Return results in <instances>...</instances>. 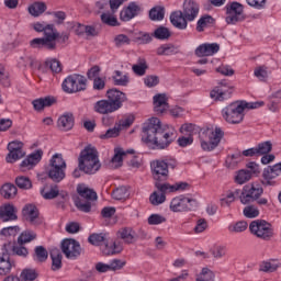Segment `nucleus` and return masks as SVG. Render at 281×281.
I'll use <instances>...</instances> for the list:
<instances>
[{
  "label": "nucleus",
  "mask_w": 281,
  "mask_h": 281,
  "mask_svg": "<svg viewBox=\"0 0 281 281\" xmlns=\"http://www.w3.org/2000/svg\"><path fill=\"white\" fill-rule=\"evenodd\" d=\"M142 139L147 146L164 150L170 146L171 142H175V133L168 132L166 126L161 125V120L151 117L143 124Z\"/></svg>",
  "instance_id": "1"
},
{
  "label": "nucleus",
  "mask_w": 281,
  "mask_h": 281,
  "mask_svg": "<svg viewBox=\"0 0 281 281\" xmlns=\"http://www.w3.org/2000/svg\"><path fill=\"white\" fill-rule=\"evenodd\" d=\"M79 170L86 175H95L102 168L100 162V157L98 156V149L95 147L88 145L81 150L79 158Z\"/></svg>",
  "instance_id": "2"
},
{
  "label": "nucleus",
  "mask_w": 281,
  "mask_h": 281,
  "mask_svg": "<svg viewBox=\"0 0 281 281\" xmlns=\"http://www.w3.org/2000/svg\"><path fill=\"white\" fill-rule=\"evenodd\" d=\"M265 193V189L258 183H251L244 186L241 194L239 195L240 203L243 205H249L257 201L258 205H267L269 200L267 198H260Z\"/></svg>",
  "instance_id": "3"
},
{
  "label": "nucleus",
  "mask_w": 281,
  "mask_h": 281,
  "mask_svg": "<svg viewBox=\"0 0 281 281\" xmlns=\"http://www.w3.org/2000/svg\"><path fill=\"white\" fill-rule=\"evenodd\" d=\"M225 136V133L221 127H215V130L207 128L200 135L201 148L202 150L212 151L218 147L221 139Z\"/></svg>",
  "instance_id": "4"
},
{
  "label": "nucleus",
  "mask_w": 281,
  "mask_h": 281,
  "mask_svg": "<svg viewBox=\"0 0 281 281\" xmlns=\"http://www.w3.org/2000/svg\"><path fill=\"white\" fill-rule=\"evenodd\" d=\"M65 170H67V162L63 158V154H55L48 165V179H52L54 183H60L65 179Z\"/></svg>",
  "instance_id": "5"
},
{
  "label": "nucleus",
  "mask_w": 281,
  "mask_h": 281,
  "mask_svg": "<svg viewBox=\"0 0 281 281\" xmlns=\"http://www.w3.org/2000/svg\"><path fill=\"white\" fill-rule=\"evenodd\" d=\"M222 117L228 124H240L245 120V108L243 101H236L222 110Z\"/></svg>",
  "instance_id": "6"
},
{
  "label": "nucleus",
  "mask_w": 281,
  "mask_h": 281,
  "mask_svg": "<svg viewBox=\"0 0 281 281\" xmlns=\"http://www.w3.org/2000/svg\"><path fill=\"white\" fill-rule=\"evenodd\" d=\"M61 87L65 93L87 91V77L78 74L70 75L64 80Z\"/></svg>",
  "instance_id": "7"
},
{
  "label": "nucleus",
  "mask_w": 281,
  "mask_h": 281,
  "mask_svg": "<svg viewBox=\"0 0 281 281\" xmlns=\"http://www.w3.org/2000/svg\"><path fill=\"white\" fill-rule=\"evenodd\" d=\"M151 175L154 177L155 186L158 192H161L168 181L169 171L167 169L166 162L164 160H156L151 162Z\"/></svg>",
  "instance_id": "8"
},
{
  "label": "nucleus",
  "mask_w": 281,
  "mask_h": 281,
  "mask_svg": "<svg viewBox=\"0 0 281 281\" xmlns=\"http://www.w3.org/2000/svg\"><path fill=\"white\" fill-rule=\"evenodd\" d=\"M250 233L261 240H271L273 238V227L265 220L252 221L249 225Z\"/></svg>",
  "instance_id": "9"
},
{
  "label": "nucleus",
  "mask_w": 281,
  "mask_h": 281,
  "mask_svg": "<svg viewBox=\"0 0 281 281\" xmlns=\"http://www.w3.org/2000/svg\"><path fill=\"white\" fill-rule=\"evenodd\" d=\"M169 207L171 212H194L199 207V202L196 199L180 195L171 200Z\"/></svg>",
  "instance_id": "10"
},
{
  "label": "nucleus",
  "mask_w": 281,
  "mask_h": 281,
  "mask_svg": "<svg viewBox=\"0 0 281 281\" xmlns=\"http://www.w3.org/2000/svg\"><path fill=\"white\" fill-rule=\"evenodd\" d=\"M60 36V33H48L46 31V35L44 37H36L30 42V47L33 49H48L49 52H54L56 49V40Z\"/></svg>",
  "instance_id": "11"
},
{
  "label": "nucleus",
  "mask_w": 281,
  "mask_h": 281,
  "mask_svg": "<svg viewBox=\"0 0 281 281\" xmlns=\"http://www.w3.org/2000/svg\"><path fill=\"white\" fill-rule=\"evenodd\" d=\"M227 25H236L240 21H245L244 7L240 2H232L226 5V19Z\"/></svg>",
  "instance_id": "12"
},
{
  "label": "nucleus",
  "mask_w": 281,
  "mask_h": 281,
  "mask_svg": "<svg viewBox=\"0 0 281 281\" xmlns=\"http://www.w3.org/2000/svg\"><path fill=\"white\" fill-rule=\"evenodd\" d=\"M232 93H234L233 86L225 81H221L218 86L210 92V98L214 100V102H225V100H229L232 98Z\"/></svg>",
  "instance_id": "13"
},
{
  "label": "nucleus",
  "mask_w": 281,
  "mask_h": 281,
  "mask_svg": "<svg viewBox=\"0 0 281 281\" xmlns=\"http://www.w3.org/2000/svg\"><path fill=\"white\" fill-rule=\"evenodd\" d=\"M60 249L68 260H76L82 254V247L76 239H64Z\"/></svg>",
  "instance_id": "14"
},
{
  "label": "nucleus",
  "mask_w": 281,
  "mask_h": 281,
  "mask_svg": "<svg viewBox=\"0 0 281 281\" xmlns=\"http://www.w3.org/2000/svg\"><path fill=\"white\" fill-rule=\"evenodd\" d=\"M106 98L110 101V103H112V105L114 106V109L116 111H120V109H122L124 102H126L128 100V98H126V93L113 88L106 91Z\"/></svg>",
  "instance_id": "15"
},
{
  "label": "nucleus",
  "mask_w": 281,
  "mask_h": 281,
  "mask_svg": "<svg viewBox=\"0 0 281 281\" xmlns=\"http://www.w3.org/2000/svg\"><path fill=\"white\" fill-rule=\"evenodd\" d=\"M22 216L31 225H41V217H38V207L34 204H26L22 209Z\"/></svg>",
  "instance_id": "16"
},
{
  "label": "nucleus",
  "mask_w": 281,
  "mask_h": 281,
  "mask_svg": "<svg viewBox=\"0 0 281 281\" xmlns=\"http://www.w3.org/2000/svg\"><path fill=\"white\" fill-rule=\"evenodd\" d=\"M4 251L8 252L9 256H20L21 258H27L30 251L23 245H16L14 241H7L2 246Z\"/></svg>",
  "instance_id": "17"
},
{
  "label": "nucleus",
  "mask_w": 281,
  "mask_h": 281,
  "mask_svg": "<svg viewBox=\"0 0 281 281\" xmlns=\"http://www.w3.org/2000/svg\"><path fill=\"white\" fill-rule=\"evenodd\" d=\"M199 3L194 0H184L182 14L187 21H194L199 16Z\"/></svg>",
  "instance_id": "18"
},
{
  "label": "nucleus",
  "mask_w": 281,
  "mask_h": 281,
  "mask_svg": "<svg viewBox=\"0 0 281 281\" xmlns=\"http://www.w3.org/2000/svg\"><path fill=\"white\" fill-rule=\"evenodd\" d=\"M140 12L142 7H139L137 2H130L128 5L121 11L120 19L121 21L128 22L135 19V16H137V14H139Z\"/></svg>",
  "instance_id": "19"
},
{
  "label": "nucleus",
  "mask_w": 281,
  "mask_h": 281,
  "mask_svg": "<svg viewBox=\"0 0 281 281\" xmlns=\"http://www.w3.org/2000/svg\"><path fill=\"white\" fill-rule=\"evenodd\" d=\"M221 46L217 43L202 44L195 49V56L203 58V56H214L218 54Z\"/></svg>",
  "instance_id": "20"
},
{
  "label": "nucleus",
  "mask_w": 281,
  "mask_h": 281,
  "mask_svg": "<svg viewBox=\"0 0 281 281\" xmlns=\"http://www.w3.org/2000/svg\"><path fill=\"white\" fill-rule=\"evenodd\" d=\"M93 109L95 113H100V115H109L110 113H115V111H117L109 99L97 101Z\"/></svg>",
  "instance_id": "21"
},
{
  "label": "nucleus",
  "mask_w": 281,
  "mask_h": 281,
  "mask_svg": "<svg viewBox=\"0 0 281 281\" xmlns=\"http://www.w3.org/2000/svg\"><path fill=\"white\" fill-rule=\"evenodd\" d=\"M170 109V104H168V97L166 94H156L154 95V111L158 115L166 113Z\"/></svg>",
  "instance_id": "22"
},
{
  "label": "nucleus",
  "mask_w": 281,
  "mask_h": 281,
  "mask_svg": "<svg viewBox=\"0 0 281 281\" xmlns=\"http://www.w3.org/2000/svg\"><path fill=\"white\" fill-rule=\"evenodd\" d=\"M16 209L13 204H5L4 206H0V221L2 223H8L9 221H16L19 216H16Z\"/></svg>",
  "instance_id": "23"
},
{
  "label": "nucleus",
  "mask_w": 281,
  "mask_h": 281,
  "mask_svg": "<svg viewBox=\"0 0 281 281\" xmlns=\"http://www.w3.org/2000/svg\"><path fill=\"white\" fill-rule=\"evenodd\" d=\"M43 159V150L37 149L31 155L27 156L22 162L21 168H26L27 170H32L36 164H38Z\"/></svg>",
  "instance_id": "24"
},
{
  "label": "nucleus",
  "mask_w": 281,
  "mask_h": 281,
  "mask_svg": "<svg viewBox=\"0 0 281 281\" xmlns=\"http://www.w3.org/2000/svg\"><path fill=\"white\" fill-rule=\"evenodd\" d=\"M117 237L125 243V245H133L137 243V233L131 227L121 228L117 232Z\"/></svg>",
  "instance_id": "25"
},
{
  "label": "nucleus",
  "mask_w": 281,
  "mask_h": 281,
  "mask_svg": "<svg viewBox=\"0 0 281 281\" xmlns=\"http://www.w3.org/2000/svg\"><path fill=\"white\" fill-rule=\"evenodd\" d=\"M74 113L66 112L61 116H59L57 121V126L60 131H71L74 128Z\"/></svg>",
  "instance_id": "26"
},
{
  "label": "nucleus",
  "mask_w": 281,
  "mask_h": 281,
  "mask_svg": "<svg viewBox=\"0 0 281 281\" xmlns=\"http://www.w3.org/2000/svg\"><path fill=\"white\" fill-rule=\"evenodd\" d=\"M170 22L173 27L177 30H187L188 29V20L183 16L182 11H175L170 15Z\"/></svg>",
  "instance_id": "27"
},
{
  "label": "nucleus",
  "mask_w": 281,
  "mask_h": 281,
  "mask_svg": "<svg viewBox=\"0 0 281 281\" xmlns=\"http://www.w3.org/2000/svg\"><path fill=\"white\" fill-rule=\"evenodd\" d=\"M122 244L117 241L109 243V239L101 247V251L104 256H115V254L122 252Z\"/></svg>",
  "instance_id": "28"
},
{
  "label": "nucleus",
  "mask_w": 281,
  "mask_h": 281,
  "mask_svg": "<svg viewBox=\"0 0 281 281\" xmlns=\"http://www.w3.org/2000/svg\"><path fill=\"white\" fill-rule=\"evenodd\" d=\"M12 271V262H10V255L2 246V256L0 257V276H8Z\"/></svg>",
  "instance_id": "29"
},
{
  "label": "nucleus",
  "mask_w": 281,
  "mask_h": 281,
  "mask_svg": "<svg viewBox=\"0 0 281 281\" xmlns=\"http://www.w3.org/2000/svg\"><path fill=\"white\" fill-rule=\"evenodd\" d=\"M77 192L79 196L86 199L87 201H98V193L85 184H79L77 187Z\"/></svg>",
  "instance_id": "30"
},
{
  "label": "nucleus",
  "mask_w": 281,
  "mask_h": 281,
  "mask_svg": "<svg viewBox=\"0 0 281 281\" xmlns=\"http://www.w3.org/2000/svg\"><path fill=\"white\" fill-rule=\"evenodd\" d=\"M50 259H52V270L60 271V269H63V255L60 254V249L53 248L50 250Z\"/></svg>",
  "instance_id": "31"
},
{
  "label": "nucleus",
  "mask_w": 281,
  "mask_h": 281,
  "mask_svg": "<svg viewBox=\"0 0 281 281\" xmlns=\"http://www.w3.org/2000/svg\"><path fill=\"white\" fill-rule=\"evenodd\" d=\"M216 20L210 14L202 15L196 23V32H205L206 27H213Z\"/></svg>",
  "instance_id": "32"
},
{
  "label": "nucleus",
  "mask_w": 281,
  "mask_h": 281,
  "mask_svg": "<svg viewBox=\"0 0 281 281\" xmlns=\"http://www.w3.org/2000/svg\"><path fill=\"white\" fill-rule=\"evenodd\" d=\"M35 111H43L45 106H52L53 104H56V98L54 97H45L36 99L32 102Z\"/></svg>",
  "instance_id": "33"
},
{
  "label": "nucleus",
  "mask_w": 281,
  "mask_h": 281,
  "mask_svg": "<svg viewBox=\"0 0 281 281\" xmlns=\"http://www.w3.org/2000/svg\"><path fill=\"white\" fill-rule=\"evenodd\" d=\"M124 149L117 147L114 149V156L112 157L109 168L116 169V168H122V164L124 161Z\"/></svg>",
  "instance_id": "34"
},
{
  "label": "nucleus",
  "mask_w": 281,
  "mask_h": 281,
  "mask_svg": "<svg viewBox=\"0 0 281 281\" xmlns=\"http://www.w3.org/2000/svg\"><path fill=\"white\" fill-rule=\"evenodd\" d=\"M157 56H172L179 54V47L173 44H162L156 49Z\"/></svg>",
  "instance_id": "35"
},
{
  "label": "nucleus",
  "mask_w": 281,
  "mask_h": 281,
  "mask_svg": "<svg viewBox=\"0 0 281 281\" xmlns=\"http://www.w3.org/2000/svg\"><path fill=\"white\" fill-rule=\"evenodd\" d=\"M151 36H154V38H156L157 41H168V38L172 36V33L170 32V29L166 26H158L151 33Z\"/></svg>",
  "instance_id": "36"
},
{
  "label": "nucleus",
  "mask_w": 281,
  "mask_h": 281,
  "mask_svg": "<svg viewBox=\"0 0 281 281\" xmlns=\"http://www.w3.org/2000/svg\"><path fill=\"white\" fill-rule=\"evenodd\" d=\"M16 192H19V190L16 189V186L12 183L3 184L0 190V194L3 199H14V196H16Z\"/></svg>",
  "instance_id": "37"
},
{
  "label": "nucleus",
  "mask_w": 281,
  "mask_h": 281,
  "mask_svg": "<svg viewBox=\"0 0 281 281\" xmlns=\"http://www.w3.org/2000/svg\"><path fill=\"white\" fill-rule=\"evenodd\" d=\"M262 177H263V180L261 181L262 186H276V181H273V179L278 177V173L273 171L272 168L267 167L263 170Z\"/></svg>",
  "instance_id": "38"
},
{
  "label": "nucleus",
  "mask_w": 281,
  "mask_h": 281,
  "mask_svg": "<svg viewBox=\"0 0 281 281\" xmlns=\"http://www.w3.org/2000/svg\"><path fill=\"white\" fill-rule=\"evenodd\" d=\"M47 10V4L45 2H34L29 7V14L31 16H41Z\"/></svg>",
  "instance_id": "39"
},
{
  "label": "nucleus",
  "mask_w": 281,
  "mask_h": 281,
  "mask_svg": "<svg viewBox=\"0 0 281 281\" xmlns=\"http://www.w3.org/2000/svg\"><path fill=\"white\" fill-rule=\"evenodd\" d=\"M47 258H49V252L43 246H37L34 249L33 259L35 262H46Z\"/></svg>",
  "instance_id": "40"
},
{
  "label": "nucleus",
  "mask_w": 281,
  "mask_h": 281,
  "mask_svg": "<svg viewBox=\"0 0 281 281\" xmlns=\"http://www.w3.org/2000/svg\"><path fill=\"white\" fill-rule=\"evenodd\" d=\"M190 188V184L188 182H178L176 184L167 183L164 187H160V192H177L179 190H188Z\"/></svg>",
  "instance_id": "41"
},
{
  "label": "nucleus",
  "mask_w": 281,
  "mask_h": 281,
  "mask_svg": "<svg viewBox=\"0 0 281 281\" xmlns=\"http://www.w3.org/2000/svg\"><path fill=\"white\" fill-rule=\"evenodd\" d=\"M15 186L20 190H32V180L27 176H18L15 178Z\"/></svg>",
  "instance_id": "42"
},
{
  "label": "nucleus",
  "mask_w": 281,
  "mask_h": 281,
  "mask_svg": "<svg viewBox=\"0 0 281 281\" xmlns=\"http://www.w3.org/2000/svg\"><path fill=\"white\" fill-rule=\"evenodd\" d=\"M216 276L210 268H202L201 272L195 276V281H214Z\"/></svg>",
  "instance_id": "43"
},
{
  "label": "nucleus",
  "mask_w": 281,
  "mask_h": 281,
  "mask_svg": "<svg viewBox=\"0 0 281 281\" xmlns=\"http://www.w3.org/2000/svg\"><path fill=\"white\" fill-rule=\"evenodd\" d=\"M112 80L116 87H126L128 85V75H123L122 71L115 70Z\"/></svg>",
  "instance_id": "44"
},
{
  "label": "nucleus",
  "mask_w": 281,
  "mask_h": 281,
  "mask_svg": "<svg viewBox=\"0 0 281 281\" xmlns=\"http://www.w3.org/2000/svg\"><path fill=\"white\" fill-rule=\"evenodd\" d=\"M38 278V271L36 269L32 268H25L22 270L20 274V280L21 281H34Z\"/></svg>",
  "instance_id": "45"
},
{
  "label": "nucleus",
  "mask_w": 281,
  "mask_h": 281,
  "mask_svg": "<svg viewBox=\"0 0 281 281\" xmlns=\"http://www.w3.org/2000/svg\"><path fill=\"white\" fill-rule=\"evenodd\" d=\"M32 240H36V233L33 231H24L18 237V245H25L32 243Z\"/></svg>",
  "instance_id": "46"
},
{
  "label": "nucleus",
  "mask_w": 281,
  "mask_h": 281,
  "mask_svg": "<svg viewBox=\"0 0 281 281\" xmlns=\"http://www.w3.org/2000/svg\"><path fill=\"white\" fill-rule=\"evenodd\" d=\"M112 196L115 201H126L131 196V193L126 187H119L112 192Z\"/></svg>",
  "instance_id": "47"
},
{
  "label": "nucleus",
  "mask_w": 281,
  "mask_h": 281,
  "mask_svg": "<svg viewBox=\"0 0 281 281\" xmlns=\"http://www.w3.org/2000/svg\"><path fill=\"white\" fill-rule=\"evenodd\" d=\"M251 180V171L247 169H241L237 171V175L235 176V182L238 183V186H243L244 183H247V181Z\"/></svg>",
  "instance_id": "48"
},
{
  "label": "nucleus",
  "mask_w": 281,
  "mask_h": 281,
  "mask_svg": "<svg viewBox=\"0 0 281 281\" xmlns=\"http://www.w3.org/2000/svg\"><path fill=\"white\" fill-rule=\"evenodd\" d=\"M106 240V235L102 233H93L88 237V243H90V245H94V247H100V245H102V243L105 244Z\"/></svg>",
  "instance_id": "49"
},
{
  "label": "nucleus",
  "mask_w": 281,
  "mask_h": 281,
  "mask_svg": "<svg viewBox=\"0 0 281 281\" xmlns=\"http://www.w3.org/2000/svg\"><path fill=\"white\" fill-rule=\"evenodd\" d=\"M23 157H25V151H23V149H14L9 150L5 160L8 164H14V161H19V159H23Z\"/></svg>",
  "instance_id": "50"
},
{
  "label": "nucleus",
  "mask_w": 281,
  "mask_h": 281,
  "mask_svg": "<svg viewBox=\"0 0 281 281\" xmlns=\"http://www.w3.org/2000/svg\"><path fill=\"white\" fill-rule=\"evenodd\" d=\"M166 14V10L164 7H154L149 11V19L151 21H164V16Z\"/></svg>",
  "instance_id": "51"
},
{
  "label": "nucleus",
  "mask_w": 281,
  "mask_h": 281,
  "mask_svg": "<svg viewBox=\"0 0 281 281\" xmlns=\"http://www.w3.org/2000/svg\"><path fill=\"white\" fill-rule=\"evenodd\" d=\"M35 32H43L44 36H46V32L48 34H58V31L54 27V24L43 25L41 22H37L33 25Z\"/></svg>",
  "instance_id": "52"
},
{
  "label": "nucleus",
  "mask_w": 281,
  "mask_h": 281,
  "mask_svg": "<svg viewBox=\"0 0 281 281\" xmlns=\"http://www.w3.org/2000/svg\"><path fill=\"white\" fill-rule=\"evenodd\" d=\"M45 65L49 67L52 74H60V71H63V64L56 58L47 59Z\"/></svg>",
  "instance_id": "53"
},
{
  "label": "nucleus",
  "mask_w": 281,
  "mask_h": 281,
  "mask_svg": "<svg viewBox=\"0 0 281 281\" xmlns=\"http://www.w3.org/2000/svg\"><path fill=\"white\" fill-rule=\"evenodd\" d=\"M271 150H273V145L269 140L260 143L257 146V154L259 157H262V155H269Z\"/></svg>",
  "instance_id": "54"
},
{
  "label": "nucleus",
  "mask_w": 281,
  "mask_h": 281,
  "mask_svg": "<svg viewBox=\"0 0 281 281\" xmlns=\"http://www.w3.org/2000/svg\"><path fill=\"white\" fill-rule=\"evenodd\" d=\"M243 212L246 218H257V216H260V210L256 205H247Z\"/></svg>",
  "instance_id": "55"
},
{
  "label": "nucleus",
  "mask_w": 281,
  "mask_h": 281,
  "mask_svg": "<svg viewBox=\"0 0 281 281\" xmlns=\"http://www.w3.org/2000/svg\"><path fill=\"white\" fill-rule=\"evenodd\" d=\"M149 201L151 205H161V203L166 202V192H161V194H159L157 191H155L150 194Z\"/></svg>",
  "instance_id": "56"
},
{
  "label": "nucleus",
  "mask_w": 281,
  "mask_h": 281,
  "mask_svg": "<svg viewBox=\"0 0 281 281\" xmlns=\"http://www.w3.org/2000/svg\"><path fill=\"white\" fill-rule=\"evenodd\" d=\"M245 229H247V222L243 221L228 226V232H231V234H240L241 232H245Z\"/></svg>",
  "instance_id": "57"
},
{
  "label": "nucleus",
  "mask_w": 281,
  "mask_h": 281,
  "mask_svg": "<svg viewBox=\"0 0 281 281\" xmlns=\"http://www.w3.org/2000/svg\"><path fill=\"white\" fill-rule=\"evenodd\" d=\"M147 69L148 65L146 64L145 59H143V63L132 66V71H134L136 76H145Z\"/></svg>",
  "instance_id": "58"
},
{
  "label": "nucleus",
  "mask_w": 281,
  "mask_h": 281,
  "mask_svg": "<svg viewBox=\"0 0 281 281\" xmlns=\"http://www.w3.org/2000/svg\"><path fill=\"white\" fill-rule=\"evenodd\" d=\"M211 254L216 260L225 258V256H227V247L216 246L214 249L211 250Z\"/></svg>",
  "instance_id": "59"
},
{
  "label": "nucleus",
  "mask_w": 281,
  "mask_h": 281,
  "mask_svg": "<svg viewBox=\"0 0 281 281\" xmlns=\"http://www.w3.org/2000/svg\"><path fill=\"white\" fill-rule=\"evenodd\" d=\"M278 265H273L269 261H262L259 268V271L263 273H273V271H278Z\"/></svg>",
  "instance_id": "60"
},
{
  "label": "nucleus",
  "mask_w": 281,
  "mask_h": 281,
  "mask_svg": "<svg viewBox=\"0 0 281 281\" xmlns=\"http://www.w3.org/2000/svg\"><path fill=\"white\" fill-rule=\"evenodd\" d=\"M109 267L110 271H120L124 269V267H126V261L122 259H113L112 261H110Z\"/></svg>",
  "instance_id": "61"
},
{
  "label": "nucleus",
  "mask_w": 281,
  "mask_h": 281,
  "mask_svg": "<svg viewBox=\"0 0 281 281\" xmlns=\"http://www.w3.org/2000/svg\"><path fill=\"white\" fill-rule=\"evenodd\" d=\"M166 217H164L160 214H151L148 218H147V223L148 225H161V223H166Z\"/></svg>",
  "instance_id": "62"
},
{
  "label": "nucleus",
  "mask_w": 281,
  "mask_h": 281,
  "mask_svg": "<svg viewBox=\"0 0 281 281\" xmlns=\"http://www.w3.org/2000/svg\"><path fill=\"white\" fill-rule=\"evenodd\" d=\"M114 43L116 47H122L124 45H131V38L124 34H119L114 37Z\"/></svg>",
  "instance_id": "63"
},
{
  "label": "nucleus",
  "mask_w": 281,
  "mask_h": 281,
  "mask_svg": "<svg viewBox=\"0 0 281 281\" xmlns=\"http://www.w3.org/2000/svg\"><path fill=\"white\" fill-rule=\"evenodd\" d=\"M100 71H101L100 66H98V65L92 66L87 71L88 80H95V78H100Z\"/></svg>",
  "instance_id": "64"
}]
</instances>
